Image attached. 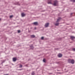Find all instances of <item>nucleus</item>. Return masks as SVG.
<instances>
[{
	"mask_svg": "<svg viewBox=\"0 0 75 75\" xmlns=\"http://www.w3.org/2000/svg\"><path fill=\"white\" fill-rule=\"evenodd\" d=\"M71 59H69L68 60V62H69V63H71Z\"/></svg>",
	"mask_w": 75,
	"mask_h": 75,
	"instance_id": "f8f14e48",
	"label": "nucleus"
},
{
	"mask_svg": "<svg viewBox=\"0 0 75 75\" xmlns=\"http://www.w3.org/2000/svg\"><path fill=\"white\" fill-rule=\"evenodd\" d=\"M73 50L74 51H75V48H73Z\"/></svg>",
	"mask_w": 75,
	"mask_h": 75,
	"instance_id": "4be33fe9",
	"label": "nucleus"
},
{
	"mask_svg": "<svg viewBox=\"0 0 75 75\" xmlns=\"http://www.w3.org/2000/svg\"><path fill=\"white\" fill-rule=\"evenodd\" d=\"M52 0H48L47 1L48 4H52Z\"/></svg>",
	"mask_w": 75,
	"mask_h": 75,
	"instance_id": "f03ea898",
	"label": "nucleus"
},
{
	"mask_svg": "<svg viewBox=\"0 0 75 75\" xmlns=\"http://www.w3.org/2000/svg\"><path fill=\"white\" fill-rule=\"evenodd\" d=\"M60 19H61V17H59L58 19H57V21H56V22H59V21H60Z\"/></svg>",
	"mask_w": 75,
	"mask_h": 75,
	"instance_id": "6e6552de",
	"label": "nucleus"
},
{
	"mask_svg": "<svg viewBox=\"0 0 75 75\" xmlns=\"http://www.w3.org/2000/svg\"><path fill=\"white\" fill-rule=\"evenodd\" d=\"M57 74H62V73H61L59 72V73H57Z\"/></svg>",
	"mask_w": 75,
	"mask_h": 75,
	"instance_id": "cd10ccee",
	"label": "nucleus"
},
{
	"mask_svg": "<svg viewBox=\"0 0 75 75\" xmlns=\"http://www.w3.org/2000/svg\"><path fill=\"white\" fill-rule=\"evenodd\" d=\"M70 38L72 40H73L74 39H75V37L74 36H70Z\"/></svg>",
	"mask_w": 75,
	"mask_h": 75,
	"instance_id": "423d86ee",
	"label": "nucleus"
},
{
	"mask_svg": "<svg viewBox=\"0 0 75 75\" xmlns=\"http://www.w3.org/2000/svg\"><path fill=\"white\" fill-rule=\"evenodd\" d=\"M3 62H4V61H3L2 62V63H3Z\"/></svg>",
	"mask_w": 75,
	"mask_h": 75,
	"instance_id": "a878e982",
	"label": "nucleus"
},
{
	"mask_svg": "<svg viewBox=\"0 0 75 75\" xmlns=\"http://www.w3.org/2000/svg\"><path fill=\"white\" fill-rule=\"evenodd\" d=\"M30 47L31 49H33L34 48V47H33V45L31 46H30Z\"/></svg>",
	"mask_w": 75,
	"mask_h": 75,
	"instance_id": "f3484780",
	"label": "nucleus"
},
{
	"mask_svg": "<svg viewBox=\"0 0 75 75\" xmlns=\"http://www.w3.org/2000/svg\"><path fill=\"white\" fill-rule=\"evenodd\" d=\"M65 70H66V69H65Z\"/></svg>",
	"mask_w": 75,
	"mask_h": 75,
	"instance_id": "7c9ffc66",
	"label": "nucleus"
},
{
	"mask_svg": "<svg viewBox=\"0 0 75 75\" xmlns=\"http://www.w3.org/2000/svg\"><path fill=\"white\" fill-rule=\"evenodd\" d=\"M13 17V15H11V16H10V18H12V17Z\"/></svg>",
	"mask_w": 75,
	"mask_h": 75,
	"instance_id": "6ab92c4d",
	"label": "nucleus"
},
{
	"mask_svg": "<svg viewBox=\"0 0 75 75\" xmlns=\"http://www.w3.org/2000/svg\"><path fill=\"white\" fill-rule=\"evenodd\" d=\"M43 61V62H45V59H44Z\"/></svg>",
	"mask_w": 75,
	"mask_h": 75,
	"instance_id": "412c9836",
	"label": "nucleus"
},
{
	"mask_svg": "<svg viewBox=\"0 0 75 75\" xmlns=\"http://www.w3.org/2000/svg\"><path fill=\"white\" fill-rule=\"evenodd\" d=\"M16 5H19V6H20V4H19V2H16Z\"/></svg>",
	"mask_w": 75,
	"mask_h": 75,
	"instance_id": "4468645a",
	"label": "nucleus"
},
{
	"mask_svg": "<svg viewBox=\"0 0 75 75\" xmlns=\"http://www.w3.org/2000/svg\"><path fill=\"white\" fill-rule=\"evenodd\" d=\"M33 24L35 25H38V23L37 22H34L33 23Z\"/></svg>",
	"mask_w": 75,
	"mask_h": 75,
	"instance_id": "9d476101",
	"label": "nucleus"
},
{
	"mask_svg": "<svg viewBox=\"0 0 75 75\" xmlns=\"http://www.w3.org/2000/svg\"><path fill=\"white\" fill-rule=\"evenodd\" d=\"M57 4H58V1H54V3L53 4L54 6H56Z\"/></svg>",
	"mask_w": 75,
	"mask_h": 75,
	"instance_id": "f257e3e1",
	"label": "nucleus"
},
{
	"mask_svg": "<svg viewBox=\"0 0 75 75\" xmlns=\"http://www.w3.org/2000/svg\"><path fill=\"white\" fill-rule=\"evenodd\" d=\"M58 57H59V58H61V57H62V55L61 53H59L58 55Z\"/></svg>",
	"mask_w": 75,
	"mask_h": 75,
	"instance_id": "20e7f679",
	"label": "nucleus"
},
{
	"mask_svg": "<svg viewBox=\"0 0 75 75\" xmlns=\"http://www.w3.org/2000/svg\"><path fill=\"white\" fill-rule=\"evenodd\" d=\"M18 33H20V30H18Z\"/></svg>",
	"mask_w": 75,
	"mask_h": 75,
	"instance_id": "5701e85b",
	"label": "nucleus"
},
{
	"mask_svg": "<svg viewBox=\"0 0 75 75\" xmlns=\"http://www.w3.org/2000/svg\"><path fill=\"white\" fill-rule=\"evenodd\" d=\"M74 13H71L70 14V16H71V17H72V14H74Z\"/></svg>",
	"mask_w": 75,
	"mask_h": 75,
	"instance_id": "a211bd4d",
	"label": "nucleus"
},
{
	"mask_svg": "<svg viewBox=\"0 0 75 75\" xmlns=\"http://www.w3.org/2000/svg\"><path fill=\"white\" fill-rule=\"evenodd\" d=\"M59 24V23H54V25H56V26H58Z\"/></svg>",
	"mask_w": 75,
	"mask_h": 75,
	"instance_id": "1a4fd4ad",
	"label": "nucleus"
},
{
	"mask_svg": "<svg viewBox=\"0 0 75 75\" xmlns=\"http://www.w3.org/2000/svg\"><path fill=\"white\" fill-rule=\"evenodd\" d=\"M50 24L49 23H47L45 24V27H48L49 26V24Z\"/></svg>",
	"mask_w": 75,
	"mask_h": 75,
	"instance_id": "7ed1b4c3",
	"label": "nucleus"
},
{
	"mask_svg": "<svg viewBox=\"0 0 75 75\" xmlns=\"http://www.w3.org/2000/svg\"><path fill=\"white\" fill-rule=\"evenodd\" d=\"M1 20V19H0V21Z\"/></svg>",
	"mask_w": 75,
	"mask_h": 75,
	"instance_id": "c756f323",
	"label": "nucleus"
},
{
	"mask_svg": "<svg viewBox=\"0 0 75 75\" xmlns=\"http://www.w3.org/2000/svg\"><path fill=\"white\" fill-rule=\"evenodd\" d=\"M35 74V73H34V72H33L32 73V75H34Z\"/></svg>",
	"mask_w": 75,
	"mask_h": 75,
	"instance_id": "aec40b11",
	"label": "nucleus"
},
{
	"mask_svg": "<svg viewBox=\"0 0 75 75\" xmlns=\"http://www.w3.org/2000/svg\"><path fill=\"white\" fill-rule=\"evenodd\" d=\"M44 37H42L41 38L42 40H44Z\"/></svg>",
	"mask_w": 75,
	"mask_h": 75,
	"instance_id": "b1692460",
	"label": "nucleus"
},
{
	"mask_svg": "<svg viewBox=\"0 0 75 75\" xmlns=\"http://www.w3.org/2000/svg\"><path fill=\"white\" fill-rule=\"evenodd\" d=\"M71 1L73 2V3H75V0H71Z\"/></svg>",
	"mask_w": 75,
	"mask_h": 75,
	"instance_id": "dca6fc26",
	"label": "nucleus"
},
{
	"mask_svg": "<svg viewBox=\"0 0 75 75\" xmlns=\"http://www.w3.org/2000/svg\"><path fill=\"white\" fill-rule=\"evenodd\" d=\"M21 16L22 17H24V16H25V14L24 13H22L21 14Z\"/></svg>",
	"mask_w": 75,
	"mask_h": 75,
	"instance_id": "9b49d317",
	"label": "nucleus"
},
{
	"mask_svg": "<svg viewBox=\"0 0 75 75\" xmlns=\"http://www.w3.org/2000/svg\"><path fill=\"white\" fill-rule=\"evenodd\" d=\"M22 67H23V65H22L21 64H20L19 68H22Z\"/></svg>",
	"mask_w": 75,
	"mask_h": 75,
	"instance_id": "2eb2a0df",
	"label": "nucleus"
},
{
	"mask_svg": "<svg viewBox=\"0 0 75 75\" xmlns=\"http://www.w3.org/2000/svg\"><path fill=\"white\" fill-rule=\"evenodd\" d=\"M18 71H21V70H22L21 69H18Z\"/></svg>",
	"mask_w": 75,
	"mask_h": 75,
	"instance_id": "393cba45",
	"label": "nucleus"
},
{
	"mask_svg": "<svg viewBox=\"0 0 75 75\" xmlns=\"http://www.w3.org/2000/svg\"><path fill=\"white\" fill-rule=\"evenodd\" d=\"M36 27H35V30H36Z\"/></svg>",
	"mask_w": 75,
	"mask_h": 75,
	"instance_id": "c85d7f7f",
	"label": "nucleus"
},
{
	"mask_svg": "<svg viewBox=\"0 0 75 75\" xmlns=\"http://www.w3.org/2000/svg\"><path fill=\"white\" fill-rule=\"evenodd\" d=\"M75 62V61H74V60L72 59L71 60V63L72 64H74Z\"/></svg>",
	"mask_w": 75,
	"mask_h": 75,
	"instance_id": "39448f33",
	"label": "nucleus"
},
{
	"mask_svg": "<svg viewBox=\"0 0 75 75\" xmlns=\"http://www.w3.org/2000/svg\"><path fill=\"white\" fill-rule=\"evenodd\" d=\"M4 75H8V74H4Z\"/></svg>",
	"mask_w": 75,
	"mask_h": 75,
	"instance_id": "bb28decb",
	"label": "nucleus"
},
{
	"mask_svg": "<svg viewBox=\"0 0 75 75\" xmlns=\"http://www.w3.org/2000/svg\"><path fill=\"white\" fill-rule=\"evenodd\" d=\"M31 38H34L35 36L34 35H30Z\"/></svg>",
	"mask_w": 75,
	"mask_h": 75,
	"instance_id": "ddd939ff",
	"label": "nucleus"
},
{
	"mask_svg": "<svg viewBox=\"0 0 75 75\" xmlns=\"http://www.w3.org/2000/svg\"><path fill=\"white\" fill-rule=\"evenodd\" d=\"M17 60V59L16 58L14 57L13 58V62H16V60Z\"/></svg>",
	"mask_w": 75,
	"mask_h": 75,
	"instance_id": "0eeeda50",
	"label": "nucleus"
}]
</instances>
